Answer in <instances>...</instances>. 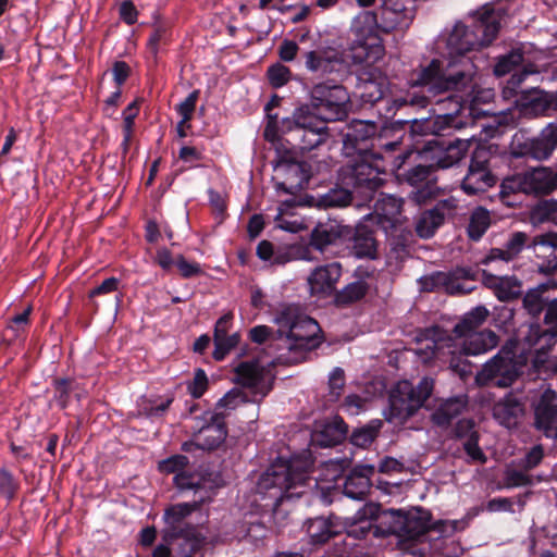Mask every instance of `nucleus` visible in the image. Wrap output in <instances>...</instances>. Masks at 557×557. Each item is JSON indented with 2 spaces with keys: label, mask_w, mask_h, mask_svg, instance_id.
<instances>
[{
  "label": "nucleus",
  "mask_w": 557,
  "mask_h": 557,
  "mask_svg": "<svg viewBox=\"0 0 557 557\" xmlns=\"http://www.w3.org/2000/svg\"><path fill=\"white\" fill-rule=\"evenodd\" d=\"M371 284L366 281H355L347 286H345L339 294L337 295V300L342 304H350L360 300L363 298Z\"/></svg>",
  "instance_id": "43"
},
{
  "label": "nucleus",
  "mask_w": 557,
  "mask_h": 557,
  "mask_svg": "<svg viewBox=\"0 0 557 557\" xmlns=\"http://www.w3.org/2000/svg\"><path fill=\"white\" fill-rule=\"evenodd\" d=\"M189 460L184 455H174L160 462L159 469L164 473H178L184 471L188 466Z\"/></svg>",
  "instance_id": "59"
},
{
  "label": "nucleus",
  "mask_w": 557,
  "mask_h": 557,
  "mask_svg": "<svg viewBox=\"0 0 557 557\" xmlns=\"http://www.w3.org/2000/svg\"><path fill=\"white\" fill-rule=\"evenodd\" d=\"M171 40L170 26L163 22L153 24V30L149 36L147 47L153 57H157L159 48Z\"/></svg>",
  "instance_id": "42"
},
{
  "label": "nucleus",
  "mask_w": 557,
  "mask_h": 557,
  "mask_svg": "<svg viewBox=\"0 0 557 557\" xmlns=\"http://www.w3.org/2000/svg\"><path fill=\"white\" fill-rule=\"evenodd\" d=\"M470 148L469 139L445 140L442 138L428 141L423 151L424 158L432 161L433 168L448 169L458 164Z\"/></svg>",
  "instance_id": "15"
},
{
  "label": "nucleus",
  "mask_w": 557,
  "mask_h": 557,
  "mask_svg": "<svg viewBox=\"0 0 557 557\" xmlns=\"http://www.w3.org/2000/svg\"><path fill=\"white\" fill-rule=\"evenodd\" d=\"M496 184V177L490 171L485 161L471 159L468 172L461 182V189L468 196L487 191Z\"/></svg>",
  "instance_id": "21"
},
{
  "label": "nucleus",
  "mask_w": 557,
  "mask_h": 557,
  "mask_svg": "<svg viewBox=\"0 0 557 557\" xmlns=\"http://www.w3.org/2000/svg\"><path fill=\"white\" fill-rule=\"evenodd\" d=\"M531 247L537 262L539 270L543 273H552L557 269V234H541L533 238Z\"/></svg>",
  "instance_id": "24"
},
{
  "label": "nucleus",
  "mask_w": 557,
  "mask_h": 557,
  "mask_svg": "<svg viewBox=\"0 0 557 557\" xmlns=\"http://www.w3.org/2000/svg\"><path fill=\"white\" fill-rule=\"evenodd\" d=\"M557 188V173L548 168H534L506 177L502 183V191L523 193L525 195H547Z\"/></svg>",
  "instance_id": "13"
},
{
  "label": "nucleus",
  "mask_w": 557,
  "mask_h": 557,
  "mask_svg": "<svg viewBox=\"0 0 557 557\" xmlns=\"http://www.w3.org/2000/svg\"><path fill=\"white\" fill-rule=\"evenodd\" d=\"M342 275L339 262H331L317 267L308 277V285L312 295L330 296L335 289Z\"/></svg>",
  "instance_id": "22"
},
{
  "label": "nucleus",
  "mask_w": 557,
  "mask_h": 557,
  "mask_svg": "<svg viewBox=\"0 0 557 557\" xmlns=\"http://www.w3.org/2000/svg\"><path fill=\"white\" fill-rule=\"evenodd\" d=\"M375 468L372 465L355 467L344 484V493L351 499H363L371 488V476Z\"/></svg>",
  "instance_id": "26"
},
{
  "label": "nucleus",
  "mask_w": 557,
  "mask_h": 557,
  "mask_svg": "<svg viewBox=\"0 0 557 557\" xmlns=\"http://www.w3.org/2000/svg\"><path fill=\"white\" fill-rule=\"evenodd\" d=\"M522 414V406L515 398H505L494 405L493 416L504 426L510 428Z\"/></svg>",
  "instance_id": "34"
},
{
  "label": "nucleus",
  "mask_w": 557,
  "mask_h": 557,
  "mask_svg": "<svg viewBox=\"0 0 557 557\" xmlns=\"http://www.w3.org/2000/svg\"><path fill=\"white\" fill-rule=\"evenodd\" d=\"M396 516L397 531L401 536L417 542L412 550L419 557H429V550L447 556L444 550L446 537L458 529V521H441L431 530V513L422 508H413L407 512L393 510Z\"/></svg>",
  "instance_id": "3"
},
{
  "label": "nucleus",
  "mask_w": 557,
  "mask_h": 557,
  "mask_svg": "<svg viewBox=\"0 0 557 557\" xmlns=\"http://www.w3.org/2000/svg\"><path fill=\"white\" fill-rule=\"evenodd\" d=\"M198 98L199 90H194L181 103L177 104L176 111L185 121L191 120Z\"/></svg>",
  "instance_id": "63"
},
{
  "label": "nucleus",
  "mask_w": 557,
  "mask_h": 557,
  "mask_svg": "<svg viewBox=\"0 0 557 557\" xmlns=\"http://www.w3.org/2000/svg\"><path fill=\"white\" fill-rule=\"evenodd\" d=\"M532 146L531 138H523V136L515 135L510 146V151L516 158L533 159Z\"/></svg>",
  "instance_id": "58"
},
{
  "label": "nucleus",
  "mask_w": 557,
  "mask_h": 557,
  "mask_svg": "<svg viewBox=\"0 0 557 557\" xmlns=\"http://www.w3.org/2000/svg\"><path fill=\"white\" fill-rule=\"evenodd\" d=\"M443 222L441 213H436L433 209L426 210L417 219L416 232L421 238H430Z\"/></svg>",
  "instance_id": "38"
},
{
  "label": "nucleus",
  "mask_w": 557,
  "mask_h": 557,
  "mask_svg": "<svg viewBox=\"0 0 557 557\" xmlns=\"http://www.w3.org/2000/svg\"><path fill=\"white\" fill-rule=\"evenodd\" d=\"M432 391L433 380L429 377H423L417 386L408 381L398 383L389 396L386 420L395 424H403L423 406Z\"/></svg>",
  "instance_id": "10"
},
{
  "label": "nucleus",
  "mask_w": 557,
  "mask_h": 557,
  "mask_svg": "<svg viewBox=\"0 0 557 557\" xmlns=\"http://www.w3.org/2000/svg\"><path fill=\"white\" fill-rule=\"evenodd\" d=\"M403 200L392 195L384 196L375 205V211L387 219H395L400 214Z\"/></svg>",
  "instance_id": "47"
},
{
  "label": "nucleus",
  "mask_w": 557,
  "mask_h": 557,
  "mask_svg": "<svg viewBox=\"0 0 557 557\" xmlns=\"http://www.w3.org/2000/svg\"><path fill=\"white\" fill-rule=\"evenodd\" d=\"M358 88L361 100L364 103L373 104L385 96L388 90V81L381 72L374 71L369 73L368 77H360Z\"/></svg>",
  "instance_id": "29"
},
{
  "label": "nucleus",
  "mask_w": 557,
  "mask_h": 557,
  "mask_svg": "<svg viewBox=\"0 0 557 557\" xmlns=\"http://www.w3.org/2000/svg\"><path fill=\"white\" fill-rule=\"evenodd\" d=\"M236 382L251 391L255 396L263 398L272 389V376L258 361L240 362L236 369Z\"/></svg>",
  "instance_id": "18"
},
{
  "label": "nucleus",
  "mask_w": 557,
  "mask_h": 557,
  "mask_svg": "<svg viewBox=\"0 0 557 557\" xmlns=\"http://www.w3.org/2000/svg\"><path fill=\"white\" fill-rule=\"evenodd\" d=\"M528 236L523 232L513 233L502 248H492L482 260V264L496 262L509 263L516 259L527 245Z\"/></svg>",
  "instance_id": "27"
},
{
  "label": "nucleus",
  "mask_w": 557,
  "mask_h": 557,
  "mask_svg": "<svg viewBox=\"0 0 557 557\" xmlns=\"http://www.w3.org/2000/svg\"><path fill=\"white\" fill-rule=\"evenodd\" d=\"M282 131L290 135L302 152L311 151L329 139L326 121L311 113L309 107L298 108L290 119L283 120Z\"/></svg>",
  "instance_id": "9"
},
{
  "label": "nucleus",
  "mask_w": 557,
  "mask_h": 557,
  "mask_svg": "<svg viewBox=\"0 0 557 557\" xmlns=\"http://www.w3.org/2000/svg\"><path fill=\"white\" fill-rule=\"evenodd\" d=\"M517 354L512 347L505 345L491 358L476 373L475 382L481 386L494 385L509 387L513 384L525 364L527 358L516 359Z\"/></svg>",
  "instance_id": "11"
},
{
  "label": "nucleus",
  "mask_w": 557,
  "mask_h": 557,
  "mask_svg": "<svg viewBox=\"0 0 557 557\" xmlns=\"http://www.w3.org/2000/svg\"><path fill=\"white\" fill-rule=\"evenodd\" d=\"M433 111L436 115L430 119L426 127L434 134H442L446 129L457 127V114L462 109L460 99L456 96H447L435 102Z\"/></svg>",
  "instance_id": "20"
},
{
  "label": "nucleus",
  "mask_w": 557,
  "mask_h": 557,
  "mask_svg": "<svg viewBox=\"0 0 557 557\" xmlns=\"http://www.w3.org/2000/svg\"><path fill=\"white\" fill-rule=\"evenodd\" d=\"M491 225V214L483 207L475 208L470 215L467 227L468 236L472 240H479Z\"/></svg>",
  "instance_id": "37"
},
{
  "label": "nucleus",
  "mask_w": 557,
  "mask_h": 557,
  "mask_svg": "<svg viewBox=\"0 0 557 557\" xmlns=\"http://www.w3.org/2000/svg\"><path fill=\"white\" fill-rule=\"evenodd\" d=\"M306 529L314 544H323L335 534L332 524L324 518L310 519L307 522Z\"/></svg>",
  "instance_id": "40"
},
{
  "label": "nucleus",
  "mask_w": 557,
  "mask_h": 557,
  "mask_svg": "<svg viewBox=\"0 0 557 557\" xmlns=\"http://www.w3.org/2000/svg\"><path fill=\"white\" fill-rule=\"evenodd\" d=\"M488 317V310L484 306H478L465 314L461 322L455 325V335H465L470 332H478L476 329L481 326Z\"/></svg>",
  "instance_id": "36"
},
{
  "label": "nucleus",
  "mask_w": 557,
  "mask_h": 557,
  "mask_svg": "<svg viewBox=\"0 0 557 557\" xmlns=\"http://www.w3.org/2000/svg\"><path fill=\"white\" fill-rule=\"evenodd\" d=\"M377 125L374 122L354 120L350 122L344 134L343 151L346 157H355L371 152L369 141L375 136Z\"/></svg>",
  "instance_id": "19"
},
{
  "label": "nucleus",
  "mask_w": 557,
  "mask_h": 557,
  "mask_svg": "<svg viewBox=\"0 0 557 557\" xmlns=\"http://www.w3.org/2000/svg\"><path fill=\"white\" fill-rule=\"evenodd\" d=\"M267 533L268 529L264 523L259 519H253L251 517L250 520L240 524L239 530L237 531V536L239 540L257 545L267 536Z\"/></svg>",
  "instance_id": "39"
},
{
  "label": "nucleus",
  "mask_w": 557,
  "mask_h": 557,
  "mask_svg": "<svg viewBox=\"0 0 557 557\" xmlns=\"http://www.w3.org/2000/svg\"><path fill=\"white\" fill-rule=\"evenodd\" d=\"M274 323L280 338L287 339L290 350H311L321 344L320 325L295 305L281 309L274 317Z\"/></svg>",
  "instance_id": "5"
},
{
  "label": "nucleus",
  "mask_w": 557,
  "mask_h": 557,
  "mask_svg": "<svg viewBox=\"0 0 557 557\" xmlns=\"http://www.w3.org/2000/svg\"><path fill=\"white\" fill-rule=\"evenodd\" d=\"M533 159L547 160L557 148V123L547 124L537 136L531 138Z\"/></svg>",
  "instance_id": "30"
},
{
  "label": "nucleus",
  "mask_w": 557,
  "mask_h": 557,
  "mask_svg": "<svg viewBox=\"0 0 557 557\" xmlns=\"http://www.w3.org/2000/svg\"><path fill=\"white\" fill-rule=\"evenodd\" d=\"M522 338H518L517 342L509 341L506 345L512 347L513 351L520 350V357L525 358L524 354L534 349L540 351L544 346L540 345L542 339L552 337L546 331H543L539 324H529L525 331H522Z\"/></svg>",
  "instance_id": "32"
},
{
  "label": "nucleus",
  "mask_w": 557,
  "mask_h": 557,
  "mask_svg": "<svg viewBox=\"0 0 557 557\" xmlns=\"http://www.w3.org/2000/svg\"><path fill=\"white\" fill-rule=\"evenodd\" d=\"M350 201L351 191L345 188L331 189L322 197V203L325 207H346L347 205H349Z\"/></svg>",
  "instance_id": "50"
},
{
  "label": "nucleus",
  "mask_w": 557,
  "mask_h": 557,
  "mask_svg": "<svg viewBox=\"0 0 557 557\" xmlns=\"http://www.w3.org/2000/svg\"><path fill=\"white\" fill-rule=\"evenodd\" d=\"M32 310V306H27L23 312L15 314L10 320L7 331L12 333V338H18L25 333Z\"/></svg>",
  "instance_id": "51"
},
{
  "label": "nucleus",
  "mask_w": 557,
  "mask_h": 557,
  "mask_svg": "<svg viewBox=\"0 0 557 557\" xmlns=\"http://www.w3.org/2000/svg\"><path fill=\"white\" fill-rule=\"evenodd\" d=\"M544 458V449L542 445L533 446L525 456L519 461L518 466L524 470H532L536 468Z\"/></svg>",
  "instance_id": "61"
},
{
  "label": "nucleus",
  "mask_w": 557,
  "mask_h": 557,
  "mask_svg": "<svg viewBox=\"0 0 557 557\" xmlns=\"http://www.w3.org/2000/svg\"><path fill=\"white\" fill-rule=\"evenodd\" d=\"M174 483L178 490H199L200 478L198 474L181 471L174 475Z\"/></svg>",
  "instance_id": "62"
},
{
  "label": "nucleus",
  "mask_w": 557,
  "mask_h": 557,
  "mask_svg": "<svg viewBox=\"0 0 557 557\" xmlns=\"http://www.w3.org/2000/svg\"><path fill=\"white\" fill-rule=\"evenodd\" d=\"M247 396L244 392L238 388H232L228 391L215 405V411L223 413V420L233 410H235L242 404L247 403Z\"/></svg>",
  "instance_id": "41"
},
{
  "label": "nucleus",
  "mask_w": 557,
  "mask_h": 557,
  "mask_svg": "<svg viewBox=\"0 0 557 557\" xmlns=\"http://www.w3.org/2000/svg\"><path fill=\"white\" fill-rule=\"evenodd\" d=\"M554 391H546L535 408V425L549 438H557V405Z\"/></svg>",
  "instance_id": "25"
},
{
  "label": "nucleus",
  "mask_w": 557,
  "mask_h": 557,
  "mask_svg": "<svg viewBox=\"0 0 557 557\" xmlns=\"http://www.w3.org/2000/svg\"><path fill=\"white\" fill-rule=\"evenodd\" d=\"M476 15L472 26L457 22L451 30L438 37L436 49L442 58L433 59L419 72L417 84L425 90L412 95V106L425 108L432 103V97L471 87L475 65L466 53L490 45L500 28V14L493 8L484 7Z\"/></svg>",
  "instance_id": "1"
},
{
  "label": "nucleus",
  "mask_w": 557,
  "mask_h": 557,
  "mask_svg": "<svg viewBox=\"0 0 557 557\" xmlns=\"http://www.w3.org/2000/svg\"><path fill=\"white\" fill-rule=\"evenodd\" d=\"M465 274L466 272L463 270L435 272L421 280L422 289L428 292L443 289L451 295L468 293L471 288L466 287L462 282Z\"/></svg>",
  "instance_id": "23"
},
{
  "label": "nucleus",
  "mask_w": 557,
  "mask_h": 557,
  "mask_svg": "<svg viewBox=\"0 0 557 557\" xmlns=\"http://www.w3.org/2000/svg\"><path fill=\"white\" fill-rule=\"evenodd\" d=\"M534 73L533 71H528L527 69H522L521 71L515 72L510 78L507 81L504 87L505 97H511L517 95L520 91L521 84L524 79Z\"/></svg>",
  "instance_id": "60"
},
{
  "label": "nucleus",
  "mask_w": 557,
  "mask_h": 557,
  "mask_svg": "<svg viewBox=\"0 0 557 557\" xmlns=\"http://www.w3.org/2000/svg\"><path fill=\"white\" fill-rule=\"evenodd\" d=\"M468 404L467 396H455L443 400L431 414V420L438 426L448 425L453 419L461 414Z\"/></svg>",
  "instance_id": "31"
},
{
  "label": "nucleus",
  "mask_w": 557,
  "mask_h": 557,
  "mask_svg": "<svg viewBox=\"0 0 557 557\" xmlns=\"http://www.w3.org/2000/svg\"><path fill=\"white\" fill-rule=\"evenodd\" d=\"M205 498L188 503L174 504L164 510L163 520L164 529L162 531V539L166 543H172L175 540H184L191 552L201 547L205 542V536L200 534L198 529L187 522V518L198 510Z\"/></svg>",
  "instance_id": "8"
},
{
  "label": "nucleus",
  "mask_w": 557,
  "mask_h": 557,
  "mask_svg": "<svg viewBox=\"0 0 557 557\" xmlns=\"http://www.w3.org/2000/svg\"><path fill=\"white\" fill-rule=\"evenodd\" d=\"M349 96L342 85L319 83L310 92V104L324 121H338L348 113Z\"/></svg>",
  "instance_id": "12"
},
{
  "label": "nucleus",
  "mask_w": 557,
  "mask_h": 557,
  "mask_svg": "<svg viewBox=\"0 0 557 557\" xmlns=\"http://www.w3.org/2000/svg\"><path fill=\"white\" fill-rule=\"evenodd\" d=\"M267 75L273 88H281L288 83L292 72L287 66L276 63L268 69Z\"/></svg>",
  "instance_id": "52"
},
{
  "label": "nucleus",
  "mask_w": 557,
  "mask_h": 557,
  "mask_svg": "<svg viewBox=\"0 0 557 557\" xmlns=\"http://www.w3.org/2000/svg\"><path fill=\"white\" fill-rule=\"evenodd\" d=\"M523 62V54L520 50H512L506 55H503L494 67V73L497 76H504Z\"/></svg>",
  "instance_id": "46"
},
{
  "label": "nucleus",
  "mask_w": 557,
  "mask_h": 557,
  "mask_svg": "<svg viewBox=\"0 0 557 557\" xmlns=\"http://www.w3.org/2000/svg\"><path fill=\"white\" fill-rule=\"evenodd\" d=\"M432 169V164H418L407 172L406 180L411 186L414 187L430 183L429 177Z\"/></svg>",
  "instance_id": "56"
},
{
  "label": "nucleus",
  "mask_w": 557,
  "mask_h": 557,
  "mask_svg": "<svg viewBox=\"0 0 557 557\" xmlns=\"http://www.w3.org/2000/svg\"><path fill=\"white\" fill-rule=\"evenodd\" d=\"M339 236L341 233L336 226L331 224H318L311 232L310 246L323 252L327 246L334 245Z\"/></svg>",
  "instance_id": "35"
},
{
  "label": "nucleus",
  "mask_w": 557,
  "mask_h": 557,
  "mask_svg": "<svg viewBox=\"0 0 557 557\" xmlns=\"http://www.w3.org/2000/svg\"><path fill=\"white\" fill-rule=\"evenodd\" d=\"M528 471L529 470H524L523 468H507L504 476L505 486L511 488L531 485L533 480L532 476L528 474Z\"/></svg>",
  "instance_id": "48"
},
{
  "label": "nucleus",
  "mask_w": 557,
  "mask_h": 557,
  "mask_svg": "<svg viewBox=\"0 0 557 557\" xmlns=\"http://www.w3.org/2000/svg\"><path fill=\"white\" fill-rule=\"evenodd\" d=\"M276 151L277 157L272 161V164L277 177H282V181L276 182L275 188L284 194L296 195L307 185L308 175L304 166L296 162L292 156L288 153L281 154L278 148H276Z\"/></svg>",
  "instance_id": "16"
},
{
  "label": "nucleus",
  "mask_w": 557,
  "mask_h": 557,
  "mask_svg": "<svg viewBox=\"0 0 557 557\" xmlns=\"http://www.w3.org/2000/svg\"><path fill=\"white\" fill-rule=\"evenodd\" d=\"M257 256L271 264H284L289 261L288 253L282 249H275L274 245L269 240H262L257 246Z\"/></svg>",
  "instance_id": "44"
},
{
  "label": "nucleus",
  "mask_w": 557,
  "mask_h": 557,
  "mask_svg": "<svg viewBox=\"0 0 557 557\" xmlns=\"http://www.w3.org/2000/svg\"><path fill=\"white\" fill-rule=\"evenodd\" d=\"M533 218L539 222L552 221L557 223V200H544L533 210Z\"/></svg>",
  "instance_id": "54"
},
{
  "label": "nucleus",
  "mask_w": 557,
  "mask_h": 557,
  "mask_svg": "<svg viewBox=\"0 0 557 557\" xmlns=\"http://www.w3.org/2000/svg\"><path fill=\"white\" fill-rule=\"evenodd\" d=\"M483 283L492 289L500 301H509L518 298L521 293V284L516 276H498L487 270L483 271Z\"/></svg>",
  "instance_id": "28"
},
{
  "label": "nucleus",
  "mask_w": 557,
  "mask_h": 557,
  "mask_svg": "<svg viewBox=\"0 0 557 557\" xmlns=\"http://www.w3.org/2000/svg\"><path fill=\"white\" fill-rule=\"evenodd\" d=\"M545 305L542 292L539 289H530L523 297V307L533 317L541 314Z\"/></svg>",
  "instance_id": "53"
},
{
  "label": "nucleus",
  "mask_w": 557,
  "mask_h": 557,
  "mask_svg": "<svg viewBox=\"0 0 557 557\" xmlns=\"http://www.w3.org/2000/svg\"><path fill=\"white\" fill-rule=\"evenodd\" d=\"M435 196V186L432 183H426L418 186L409 194V199L417 205H424Z\"/></svg>",
  "instance_id": "64"
},
{
  "label": "nucleus",
  "mask_w": 557,
  "mask_h": 557,
  "mask_svg": "<svg viewBox=\"0 0 557 557\" xmlns=\"http://www.w3.org/2000/svg\"><path fill=\"white\" fill-rule=\"evenodd\" d=\"M209 380L203 369L198 368L194 377L186 383L187 391L193 398H200L208 389Z\"/></svg>",
  "instance_id": "49"
},
{
  "label": "nucleus",
  "mask_w": 557,
  "mask_h": 557,
  "mask_svg": "<svg viewBox=\"0 0 557 557\" xmlns=\"http://www.w3.org/2000/svg\"><path fill=\"white\" fill-rule=\"evenodd\" d=\"M350 160L341 170L342 182L352 187L364 198L371 197L384 182L382 177L385 174V165L383 159L373 153L355 154L349 157Z\"/></svg>",
  "instance_id": "7"
},
{
  "label": "nucleus",
  "mask_w": 557,
  "mask_h": 557,
  "mask_svg": "<svg viewBox=\"0 0 557 557\" xmlns=\"http://www.w3.org/2000/svg\"><path fill=\"white\" fill-rule=\"evenodd\" d=\"M18 488V482L7 469H0V496L12 500Z\"/></svg>",
  "instance_id": "55"
},
{
  "label": "nucleus",
  "mask_w": 557,
  "mask_h": 557,
  "mask_svg": "<svg viewBox=\"0 0 557 557\" xmlns=\"http://www.w3.org/2000/svg\"><path fill=\"white\" fill-rule=\"evenodd\" d=\"M214 342V350L213 358L216 361H222L226 355L230 354L232 349H234L239 343V334H226L219 337H213Z\"/></svg>",
  "instance_id": "45"
},
{
  "label": "nucleus",
  "mask_w": 557,
  "mask_h": 557,
  "mask_svg": "<svg viewBox=\"0 0 557 557\" xmlns=\"http://www.w3.org/2000/svg\"><path fill=\"white\" fill-rule=\"evenodd\" d=\"M429 332L436 338L426 344V359H438L448 361L450 368L463 374L467 372V364L457 360L456 355L459 351L463 356H476L494 349L498 345V336L491 330L470 332L465 335H455V338L440 336V329L434 327Z\"/></svg>",
  "instance_id": "4"
},
{
  "label": "nucleus",
  "mask_w": 557,
  "mask_h": 557,
  "mask_svg": "<svg viewBox=\"0 0 557 557\" xmlns=\"http://www.w3.org/2000/svg\"><path fill=\"white\" fill-rule=\"evenodd\" d=\"M351 250L359 259H374L376 257V242L373 232L364 225L357 226L351 237Z\"/></svg>",
  "instance_id": "33"
},
{
  "label": "nucleus",
  "mask_w": 557,
  "mask_h": 557,
  "mask_svg": "<svg viewBox=\"0 0 557 557\" xmlns=\"http://www.w3.org/2000/svg\"><path fill=\"white\" fill-rule=\"evenodd\" d=\"M312 461L309 456H295L290 459L278 457L257 482V493L269 498L274 519L278 515V506L285 499L300 497L304 486L310 480L309 473Z\"/></svg>",
  "instance_id": "2"
},
{
  "label": "nucleus",
  "mask_w": 557,
  "mask_h": 557,
  "mask_svg": "<svg viewBox=\"0 0 557 557\" xmlns=\"http://www.w3.org/2000/svg\"><path fill=\"white\" fill-rule=\"evenodd\" d=\"M305 66L311 73L324 76L345 72L347 62L343 51L339 49L320 47L305 53Z\"/></svg>",
  "instance_id": "17"
},
{
  "label": "nucleus",
  "mask_w": 557,
  "mask_h": 557,
  "mask_svg": "<svg viewBox=\"0 0 557 557\" xmlns=\"http://www.w3.org/2000/svg\"><path fill=\"white\" fill-rule=\"evenodd\" d=\"M197 428L193 442L183 444L184 450L189 451L191 446L202 450L214 449L224 442L227 435L223 413L220 412H205L198 420Z\"/></svg>",
  "instance_id": "14"
},
{
  "label": "nucleus",
  "mask_w": 557,
  "mask_h": 557,
  "mask_svg": "<svg viewBox=\"0 0 557 557\" xmlns=\"http://www.w3.org/2000/svg\"><path fill=\"white\" fill-rule=\"evenodd\" d=\"M345 386V373L341 368H335L329 377V399L335 401L339 398Z\"/></svg>",
  "instance_id": "57"
},
{
  "label": "nucleus",
  "mask_w": 557,
  "mask_h": 557,
  "mask_svg": "<svg viewBox=\"0 0 557 557\" xmlns=\"http://www.w3.org/2000/svg\"><path fill=\"white\" fill-rule=\"evenodd\" d=\"M354 40L349 52L354 64L373 65L383 59L385 48L379 36L376 14L372 11L360 12L351 23Z\"/></svg>",
  "instance_id": "6"
}]
</instances>
